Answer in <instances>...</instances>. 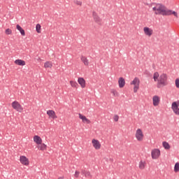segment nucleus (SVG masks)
<instances>
[{"instance_id": "obj_1", "label": "nucleus", "mask_w": 179, "mask_h": 179, "mask_svg": "<svg viewBox=\"0 0 179 179\" xmlns=\"http://www.w3.org/2000/svg\"><path fill=\"white\" fill-rule=\"evenodd\" d=\"M154 82L157 83V89H162L169 85V76L165 73H159V72H155L153 73Z\"/></svg>"}, {"instance_id": "obj_2", "label": "nucleus", "mask_w": 179, "mask_h": 179, "mask_svg": "<svg viewBox=\"0 0 179 179\" xmlns=\"http://www.w3.org/2000/svg\"><path fill=\"white\" fill-rule=\"evenodd\" d=\"M152 10L155 15H162L166 16L167 8L162 3H157L152 7Z\"/></svg>"}, {"instance_id": "obj_3", "label": "nucleus", "mask_w": 179, "mask_h": 179, "mask_svg": "<svg viewBox=\"0 0 179 179\" xmlns=\"http://www.w3.org/2000/svg\"><path fill=\"white\" fill-rule=\"evenodd\" d=\"M134 136L137 142H143L145 141V133L141 128H138L134 134Z\"/></svg>"}, {"instance_id": "obj_4", "label": "nucleus", "mask_w": 179, "mask_h": 179, "mask_svg": "<svg viewBox=\"0 0 179 179\" xmlns=\"http://www.w3.org/2000/svg\"><path fill=\"white\" fill-rule=\"evenodd\" d=\"M130 85L133 86L134 93H138L139 86L141 85V80H139V78L135 77L133 80L131 81Z\"/></svg>"}, {"instance_id": "obj_5", "label": "nucleus", "mask_w": 179, "mask_h": 179, "mask_svg": "<svg viewBox=\"0 0 179 179\" xmlns=\"http://www.w3.org/2000/svg\"><path fill=\"white\" fill-rule=\"evenodd\" d=\"M143 33L145 37L150 38L155 34V31L149 27H144L143 28Z\"/></svg>"}, {"instance_id": "obj_6", "label": "nucleus", "mask_w": 179, "mask_h": 179, "mask_svg": "<svg viewBox=\"0 0 179 179\" xmlns=\"http://www.w3.org/2000/svg\"><path fill=\"white\" fill-rule=\"evenodd\" d=\"M162 155V152L160 151V149L158 148H154L151 150V157L152 160H157Z\"/></svg>"}, {"instance_id": "obj_7", "label": "nucleus", "mask_w": 179, "mask_h": 179, "mask_svg": "<svg viewBox=\"0 0 179 179\" xmlns=\"http://www.w3.org/2000/svg\"><path fill=\"white\" fill-rule=\"evenodd\" d=\"M91 145L95 150H100L101 149V143L96 138H92L91 140Z\"/></svg>"}, {"instance_id": "obj_8", "label": "nucleus", "mask_w": 179, "mask_h": 179, "mask_svg": "<svg viewBox=\"0 0 179 179\" xmlns=\"http://www.w3.org/2000/svg\"><path fill=\"white\" fill-rule=\"evenodd\" d=\"M20 162L22 166H25V167H29L30 166V159L24 155L20 156Z\"/></svg>"}, {"instance_id": "obj_9", "label": "nucleus", "mask_w": 179, "mask_h": 179, "mask_svg": "<svg viewBox=\"0 0 179 179\" xmlns=\"http://www.w3.org/2000/svg\"><path fill=\"white\" fill-rule=\"evenodd\" d=\"M11 106L15 110V111H17L18 113H23V106H22V105H20V103L18 101H13L11 103Z\"/></svg>"}, {"instance_id": "obj_10", "label": "nucleus", "mask_w": 179, "mask_h": 179, "mask_svg": "<svg viewBox=\"0 0 179 179\" xmlns=\"http://www.w3.org/2000/svg\"><path fill=\"white\" fill-rule=\"evenodd\" d=\"M160 104V96L155 95L152 96V106L157 107Z\"/></svg>"}, {"instance_id": "obj_11", "label": "nucleus", "mask_w": 179, "mask_h": 179, "mask_svg": "<svg viewBox=\"0 0 179 179\" xmlns=\"http://www.w3.org/2000/svg\"><path fill=\"white\" fill-rule=\"evenodd\" d=\"M77 81L81 89H85L86 87V80H85V78L79 77Z\"/></svg>"}, {"instance_id": "obj_12", "label": "nucleus", "mask_w": 179, "mask_h": 179, "mask_svg": "<svg viewBox=\"0 0 179 179\" xmlns=\"http://www.w3.org/2000/svg\"><path fill=\"white\" fill-rule=\"evenodd\" d=\"M78 117L80 118V120H82V122H83V124H91L92 121H90V120H89L87 117H86V116L82 115L81 113L78 114Z\"/></svg>"}, {"instance_id": "obj_13", "label": "nucleus", "mask_w": 179, "mask_h": 179, "mask_svg": "<svg viewBox=\"0 0 179 179\" xmlns=\"http://www.w3.org/2000/svg\"><path fill=\"white\" fill-rule=\"evenodd\" d=\"M47 115H48L49 118H52V120H57V118H58V116H57L55 111L52 110H48Z\"/></svg>"}, {"instance_id": "obj_14", "label": "nucleus", "mask_w": 179, "mask_h": 179, "mask_svg": "<svg viewBox=\"0 0 179 179\" xmlns=\"http://www.w3.org/2000/svg\"><path fill=\"white\" fill-rule=\"evenodd\" d=\"M34 142L38 145H41V143H43V138H41V137H40V136L38 135H35L34 136Z\"/></svg>"}, {"instance_id": "obj_15", "label": "nucleus", "mask_w": 179, "mask_h": 179, "mask_svg": "<svg viewBox=\"0 0 179 179\" xmlns=\"http://www.w3.org/2000/svg\"><path fill=\"white\" fill-rule=\"evenodd\" d=\"M92 17L94 19V22H95V23H101V18L100 17V16H99V14L94 12L92 13Z\"/></svg>"}, {"instance_id": "obj_16", "label": "nucleus", "mask_w": 179, "mask_h": 179, "mask_svg": "<svg viewBox=\"0 0 179 179\" xmlns=\"http://www.w3.org/2000/svg\"><path fill=\"white\" fill-rule=\"evenodd\" d=\"M80 60H81V62L84 64L85 66H89V65L90 64V62H89V59H87V57L85 56H81Z\"/></svg>"}, {"instance_id": "obj_17", "label": "nucleus", "mask_w": 179, "mask_h": 179, "mask_svg": "<svg viewBox=\"0 0 179 179\" xmlns=\"http://www.w3.org/2000/svg\"><path fill=\"white\" fill-rule=\"evenodd\" d=\"M14 64L15 65H18V66H24V65H26V62L24 60L18 59L14 61Z\"/></svg>"}, {"instance_id": "obj_18", "label": "nucleus", "mask_w": 179, "mask_h": 179, "mask_svg": "<svg viewBox=\"0 0 179 179\" xmlns=\"http://www.w3.org/2000/svg\"><path fill=\"white\" fill-rule=\"evenodd\" d=\"M171 15L175 16L176 19H178V13H177V12L167 9L166 16H170Z\"/></svg>"}, {"instance_id": "obj_19", "label": "nucleus", "mask_w": 179, "mask_h": 179, "mask_svg": "<svg viewBox=\"0 0 179 179\" xmlns=\"http://www.w3.org/2000/svg\"><path fill=\"white\" fill-rule=\"evenodd\" d=\"M118 85H119L120 89H122V87L125 86V79L122 77L119 78Z\"/></svg>"}, {"instance_id": "obj_20", "label": "nucleus", "mask_w": 179, "mask_h": 179, "mask_svg": "<svg viewBox=\"0 0 179 179\" xmlns=\"http://www.w3.org/2000/svg\"><path fill=\"white\" fill-rule=\"evenodd\" d=\"M171 110L173 112V113L175 114V115H178L179 116V107L174 105V104H171Z\"/></svg>"}, {"instance_id": "obj_21", "label": "nucleus", "mask_w": 179, "mask_h": 179, "mask_svg": "<svg viewBox=\"0 0 179 179\" xmlns=\"http://www.w3.org/2000/svg\"><path fill=\"white\" fill-rule=\"evenodd\" d=\"M37 148L39 150H41V151L47 150V145H45V143H43L38 145Z\"/></svg>"}, {"instance_id": "obj_22", "label": "nucleus", "mask_w": 179, "mask_h": 179, "mask_svg": "<svg viewBox=\"0 0 179 179\" xmlns=\"http://www.w3.org/2000/svg\"><path fill=\"white\" fill-rule=\"evenodd\" d=\"M162 146H163L164 149H165L166 150H170V149L171 148L170 144L166 141L162 142Z\"/></svg>"}, {"instance_id": "obj_23", "label": "nucleus", "mask_w": 179, "mask_h": 179, "mask_svg": "<svg viewBox=\"0 0 179 179\" xmlns=\"http://www.w3.org/2000/svg\"><path fill=\"white\" fill-rule=\"evenodd\" d=\"M16 29H17V30H19L20 33L22 36H26V32L24 31V29H23V28H22V27H20V25L17 24L16 25Z\"/></svg>"}, {"instance_id": "obj_24", "label": "nucleus", "mask_w": 179, "mask_h": 179, "mask_svg": "<svg viewBox=\"0 0 179 179\" xmlns=\"http://www.w3.org/2000/svg\"><path fill=\"white\" fill-rule=\"evenodd\" d=\"M110 93L113 94V97H120V92L115 89L110 90Z\"/></svg>"}, {"instance_id": "obj_25", "label": "nucleus", "mask_w": 179, "mask_h": 179, "mask_svg": "<svg viewBox=\"0 0 179 179\" xmlns=\"http://www.w3.org/2000/svg\"><path fill=\"white\" fill-rule=\"evenodd\" d=\"M138 167H139L140 170H145V167H146V162L141 161L139 162Z\"/></svg>"}, {"instance_id": "obj_26", "label": "nucleus", "mask_w": 179, "mask_h": 179, "mask_svg": "<svg viewBox=\"0 0 179 179\" xmlns=\"http://www.w3.org/2000/svg\"><path fill=\"white\" fill-rule=\"evenodd\" d=\"M44 68L45 69H47L48 68L51 69L52 68V62L48 61L44 63Z\"/></svg>"}, {"instance_id": "obj_27", "label": "nucleus", "mask_w": 179, "mask_h": 179, "mask_svg": "<svg viewBox=\"0 0 179 179\" xmlns=\"http://www.w3.org/2000/svg\"><path fill=\"white\" fill-rule=\"evenodd\" d=\"M13 31L12 29H10V28H7L6 30H5V34L6 36H12L13 34Z\"/></svg>"}, {"instance_id": "obj_28", "label": "nucleus", "mask_w": 179, "mask_h": 179, "mask_svg": "<svg viewBox=\"0 0 179 179\" xmlns=\"http://www.w3.org/2000/svg\"><path fill=\"white\" fill-rule=\"evenodd\" d=\"M69 84L72 87L76 88L78 87V83H76V81L74 80H70L69 81Z\"/></svg>"}, {"instance_id": "obj_29", "label": "nucleus", "mask_w": 179, "mask_h": 179, "mask_svg": "<svg viewBox=\"0 0 179 179\" xmlns=\"http://www.w3.org/2000/svg\"><path fill=\"white\" fill-rule=\"evenodd\" d=\"M174 173H179V162H176L173 169Z\"/></svg>"}, {"instance_id": "obj_30", "label": "nucleus", "mask_w": 179, "mask_h": 179, "mask_svg": "<svg viewBox=\"0 0 179 179\" xmlns=\"http://www.w3.org/2000/svg\"><path fill=\"white\" fill-rule=\"evenodd\" d=\"M36 32L38 33V34L41 33V25L40 24H37L36 25Z\"/></svg>"}, {"instance_id": "obj_31", "label": "nucleus", "mask_w": 179, "mask_h": 179, "mask_svg": "<svg viewBox=\"0 0 179 179\" xmlns=\"http://www.w3.org/2000/svg\"><path fill=\"white\" fill-rule=\"evenodd\" d=\"M73 2L75 5H77V6H82L83 5L82 1L80 0H74Z\"/></svg>"}, {"instance_id": "obj_32", "label": "nucleus", "mask_w": 179, "mask_h": 179, "mask_svg": "<svg viewBox=\"0 0 179 179\" xmlns=\"http://www.w3.org/2000/svg\"><path fill=\"white\" fill-rule=\"evenodd\" d=\"M175 85L177 89H179V78L175 80Z\"/></svg>"}, {"instance_id": "obj_33", "label": "nucleus", "mask_w": 179, "mask_h": 179, "mask_svg": "<svg viewBox=\"0 0 179 179\" xmlns=\"http://www.w3.org/2000/svg\"><path fill=\"white\" fill-rule=\"evenodd\" d=\"M118 120H120V116H118V115H115L113 116V120L115 122H118Z\"/></svg>"}, {"instance_id": "obj_34", "label": "nucleus", "mask_w": 179, "mask_h": 179, "mask_svg": "<svg viewBox=\"0 0 179 179\" xmlns=\"http://www.w3.org/2000/svg\"><path fill=\"white\" fill-rule=\"evenodd\" d=\"M80 174V172L76 171L75 173H74V177L76 178H78V177H79V175Z\"/></svg>"}, {"instance_id": "obj_35", "label": "nucleus", "mask_w": 179, "mask_h": 179, "mask_svg": "<svg viewBox=\"0 0 179 179\" xmlns=\"http://www.w3.org/2000/svg\"><path fill=\"white\" fill-rule=\"evenodd\" d=\"M172 104H173L174 106H176L177 107H179V100L173 102Z\"/></svg>"}, {"instance_id": "obj_36", "label": "nucleus", "mask_w": 179, "mask_h": 179, "mask_svg": "<svg viewBox=\"0 0 179 179\" xmlns=\"http://www.w3.org/2000/svg\"><path fill=\"white\" fill-rule=\"evenodd\" d=\"M85 177H91L90 172H87L85 174Z\"/></svg>"}, {"instance_id": "obj_37", "label": "nucleus", "mask_w": 179, "mask_h": 179, "mask_svg": "<svg viewBox=\"0 0 179 179\" xmlns=\"http://www.w3.org/2000/svg\"><path fill=\"white\" fill-rule=\"evenodd\" d=\"M37 61H41V58L38 57V58L37 59Z\"/></svg>"}, {"instance_id": "obj_38", "label": "nucleus", "mask_w": 179, "mask_h": 179, "mask_svg": "<svg viewBox=\"0 0 179 179\" xmlns=\"http://www.w3.org/2000/svg\"><path fill=\"white\" fill-rule=\"evenodd\" d=\"M58 179H64V176L59 177Z\"/></svg>"}]
</instances>
